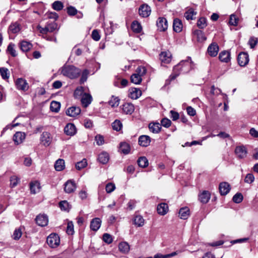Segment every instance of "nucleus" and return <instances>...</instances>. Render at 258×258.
<instances>
[{"label":"nucleus","mask_w":258,"mask_h":258,"mask_svg":"<svg viewBox=\"0 0 258 258\" xmlns=\"http://www.w3.org/2000/svg\"><path fill=\"white\" fill-rule=\"evenodd\" d=\"M61 74L71 79L78 78L81 74V70L72 65H64L61 68Z\"/></svg>","instance_id":"nucleus-1"},{"label":"nucleus","mask_w":258,"mask_h":258,"mask_svg":"<svg viewBox=\"0 0 258 258\" xmlns=\"http://www.w3.org/2000/svg\"><path fill=\"white\" fill-rule=\"evenodd\" d=\"M46 242L51 248H55L60 244V238L56 233H51L47 238Z\"/></svg>","instance_id":"nucleus-2"},{"label":"nucleus","mask_w":258,"mask_h":258,"mask_svg":"<svg viewBox=\"0 0 258 258\" xmlns=\"http://www.w3.org/2000/svg\"><path fill=\"white\" fill-rule=\"evenodd\" d=\"M193 67V64L191 62L190 57L185 60H182L178 63V70L180 69V71L183 73L188 72Z\"/></svg>","instance_id":"nucleus-3"},{"label":"nucleus","mask_w":258,"mask_h":258,"mask_svg":"<svg viewBox=\"0 0 258 258\" xmlns=\"http://www.w3.org/2000/svg\"><path fill=\"white\" fill-rule=\"evenodd\" d=\"M238 64L241 67L245 66L249 61V56L247 53L241 52L237 57Z\"/></svg>","instance_id":"nucleus-4"},{"label":"nucleus","mask_w":258,"mask_h":258,"mask_svg":"<svg viewBox=\"0 0 258 258\" xmlns=\"http://www.w3.org/2000/svg\"><path fill=\"white\" fill-rule=\"evenodd\" d=\"M15 85L18 90L26 91L29 88L27 81L23 78L17 79L15 82Z\"/></svg>","instance_id":"nucleus-5"},{"label":"nucleus","mask_w":258,"mask_h":258,"mask_svg":"<svg viewBox=\"0 0 258 258\" xmlns=\"http://www.w3.org/2000/svg\"><path fill=\"white\" fill-rule=\"evenodd\" d=\"M64 190L68 194L73 192L77 188V186L75 182L71 180H68L64 183Z\"/></svg>","instance_id":"nucleus-6"},{"label":"nucleus","mask_w":258,"mask_h":258,"mask_svg":"<svg viewBox=\"0 0 258 258\" xmlns=\"http://www.w3.org/2000/svg\"><path fill=\"white\" fill-rule=\"evenodd\" d=\"M81 108L79 107L72 106L66 110V114L69 116L76 117L81 113Z\"/></svg>","instance_id":"nucleus-7"},{"label":"nucleus","mask_w":258,"mask_h":258,"mask_svg":"<svg viewBox=\"0 0 258 258\" xmlns=\"http://www.w3.org/2000/svg\"><path fill=\"white\" fill-rule=\"evenodd\" d=\"M156 25L159 31H164L168 27L167 21L164 18H159L156 22Z\"/></svg>","instance_id":"nucleus-8"},{"label":"nucleus","mask_w":258,"mask_h":258,"mask_svg":"<svg viewBox=\"0 0 258 258\" xmlns=\"http://www.w3.org/2000/svg\"><path fill=\"white\" fill-rule=\"evenodd\" d=\"M219 50V48L218 44L215 42H213L208 46L207 52L211 57H215L217 55Z\"/></svg>","instance_id":"nucleus-9"},{"label":"nucleus","mask_w":258,"mask_h":258,"mask_svg":"<svg viewBox=\"0 0 258 258\" xmlns=\"http://www.w3.org/2000/svg\"><path fill=\"white\" fill-rule=\"evenodd\" d=\"M151 8L147 5L143 4L140 6L139 13L141 16L144 18L148 17L151 13Z\"/></svg>","instance_id":"nucleus-10"},{"label":"nucleus","mask_w":258,"mask_h":258,"mask_svg":"<svg viewBox=\"0 0 258 258\" xmlns=\"http://www.w3.org/2000/svg\"><path fill=\"white\" fill-rule=\"evenodd\" d=\"M122 112L125 114H132L135 111L133 104L129 102L124 103L121 106Z\"/></svg>","instance_id":"nucleus-11"},{"label":"nucleus","mask_w":258,"mask_h":258,"mask_svg":"<svg viewBox=\"0 0 258 258\" xmlns=\"http://www.w3.org/2000/svg\"><path fill=\"white\" fill-rule=\"evenodd\" d=\"M40 140L44 146H48L51 143L52 138L48 132H44L41 136Z\"/></svg>","instance_id":"nucleus-12"},{"label":"nucleus","mask_w":258,"mask_h":258,"mask_svg":"<svg viewBox=\"0 0 258 258\" xmlns=\"http://www.w3.org/2000/svg\"><path fill=\"white\" fill-rule=\"evenodd\" d=\"M230 185L227 182H222L219 184V190L222 196L226 195L230 190Z\"/></svg>","instance_id":"nucleus-13"},{"label":"nucleus","mask_w":258,"mask_h":258,"mask_svg":"<svg viewBox=\"0 0 258 258\" xmlns=\"http://www.w3.org/2000/svg\"><path fill=\"white\" fill-rule=\"evenodd\" d=\"M35 221L38 225L44 227L47 225L48 219L46 215H39L35 218Z\"/></svg>","instance_id":"nucleus-14"},{"label":"nucleus","mask_w":258,"mask_h":258,"mask_svg":"<svg viewBox=\"0 0 258 258\" xmlns=\"http://www.w3.org/2000/svg\"><path fill=\"white\" fill-rule=\"evenodd\" d=\"M92 97L90 94L84 93L81 98V103L83 107L86 108L91 104Z\"/></svg>","instance_id":"nucleus-15"},{"label":"nucleus","mask_w":258,"mask_h":258,"mask_svg":"<svg viewBox=\"0 0 258 258\" xmlns=\"http://www.w3.org/2000/svg\"><path fill=\"white\" fill-rule=\"evenodd\" d=\"M171 54L169 51L161 52L159 58L162 63H168L171 60Z\"/></svg>","instance_id":"nucleus-16"},{"label":"nucleus","mask_w":258,"mask_h":258,"mask_svg":"<svg viewBox=\"0 0 258 258\" xmlns=\"http://www.w3.org/2000/svg\"><path fill=\"white\" fill-rule=\"evenodd\" d=\"M190 214V210L187 207L181 208L178 211V217L183 220L187 219Z\"/></svg>","instance_id":"nucleus-17"},{"label":"nucleus","mask_w":258,"mask_h":258,"mask_svg":"<svg viewBox=\"0 0 258 258\" xmlns=\"http://www.w3.org/2000/svg\"><path fill=\"white\" fill-rule=\"evenodd\" d=\"M142 95L141 90L137 88H132L129 90L128 97L132 99H137Z\"/></svg>","instance_id":"nucleus-18"},{"label":"nucleus","mask_w":258,"mask_h":258,"mask_svg":"<svg viewBox=\"0 0 258 258\" xmlns=\"http://www.w3.org/2000/svg\"><path fill=\"white\" fill-rule=\"evenodd\" d=\"M65 134L68 136H72L76 133V128L75 125L71 123H68L64 128Z\"/></svg>","instance_id":"nucleus-19"},{"label":"nucleus","mask_w":258,"mask_h":258,"mask_svg":"<svg viewBox=\"0 0 258 258\" xmlns=\"http://www.w3.org/2000/svg\"><path fill=\"white\" fill-rule=\"evenodd\" d=\"M138 142L140 146L146 147L150 145L151 138L147 135H142L139 138Z\"/></svg>","instance_id":"nucleus-20"},{"label":"nucleus","mask_w":258,"mask_h":258,"mask_svg":"<svg viewBox=\"0 0 258 258\" xmlns=\"http://www.w3.org/2000/svg\"><path fill=\"white\" fill-rule=\"evenodd\" d=\"M157 211L158 214L163 216L167 214L168 211V205L165 203H162L158 205Z\"/></svg>","instance_id":"nucleus-21"},{"label":"nucleus","mask_w":258,"mask_h":258,"mask_svg":"<svg viewBox=\"0 0 258 258\" xmlns=\"http://www.w3.org/2000/svg\"><path fill=\"white\" fill-rule=\"evenodd\" d=\"M193 34L199 42H203L207 39V37L202 30L196 29L194 31Z\"/></svg>","instance_id":"nucleus-22"},{"label":"nucleus","mask_w":258,"mask_h":258,"mask_svg":"<svg viewBox=\"0 0 258 258\" xmlns=\"http://www.w3.org/2000/svg\"><path fill=\"white\" fill-rule=\"evenodd\" d=\"M25 139V134L21 132H18L15 134L13 136V141L17 145H19L23 142Z\"/></svg>","instance_id":"nucleus-23"},{"label":"nucleus","mask_w":258,"mask_h":258,"mask_svg":"<svg viewBox=\"0 0 258 258\" xmlns=\"http://www.w3.org/2000/svg\"><path fill=\"white\" fill-rule=\"evenodd\" d=\"M211 194L209 191L207 190L203 191L199 196V200L203 204L207 203L210 199Z\"/></svg>","instance_id":"nucleus-24"},{"label":"nucleus","mask_w":258,"mask_h":258,"mask_svg":"<svg viewBox=\"0 0 258 258\" xmlns=\"http://www.w3.org/2000/svg\"><path fill=\"white\" fill-rule=\"evenodd\" d=\"M235 153L239 158H243L246 157L247 151L243 146H238L235 148Z\"/></svg>","instance_id":"nucleus-25"},{"label":"nucleus","mask_w":258,"mask_h":258,"mask_svg":"<svg viewBox=\"0 0 258 258\" xmlns=\"http://www.w3.org/2000/svg\"><path fill=\"white\" fill-rule=\"evenodd\" d=\"M101 220L99 218H95L92 219L90 223V228L94 231H97L100 227Z\"/></svg>","instance_id":"nucleus-26"},{"label":"nucleus","mask_w":258,"mask_h":258,"mask_svg":"<svg viewBox=\"0 0 258 258\" xmlns=\"http://www.w3.org/2000/svg\"><path fill=\"white\" fill-rule=\"evenodd\" d=\"M219 58L222 62H228L230 60V53L228 51H222L219 53Z\"/></svg>","instance_id":"nucleus-27"},{"label":"nucleus","mask_w":258,"mask_h":258,"mask_svg":"<svg viewBox=\"0 0 258 258\" xmlns=\"http://www.w3.org/2000/svg\"><path fill=\"white\" fill-rule=\"evenodd\" d=\"M109 159V154L106 152H102L98 155V160L103 164H106L108 162Z\"/></svg>","instance_id":"nucleus-28"},{"label":"nucleus","mask_w":258,"mask_h":258,"mask_svg":"<svg viewBox=\"0 0 258 258\" xmlns=\"http://www.w3.org/2000/svg\"><path fill=\"white\" fill-rule=\"evenodd\" d=\"M149 128L153 133H158L161 128V124L158 122H151L149 124Z\"/></svg>","instance_id":"nucleus-29"},{"label":"nucleus","mask_w":258,"mask_h":258,"mask_svg":"<svg viewBox=\"0 0 258 258\" xmlns=\"http://www.w3.org/2000/svg\"><path fill=\"white\" fill-rule=\"evenodd\" d=\"M131 147L130 145L126 142H121L119 145V151L121 153L126 155L130 153Z\"/></svg>","instance_id":"nucleus-30"},{"label":"nucleus","mask_w":258,"mask_h":258,"mask_svg":"<svg viewBox=\"0 0 258 258\" xmlns=\"http://www.w3.org/2000/svg\"><path fill=\"white\" fill-rule=\"evenodd\" d=\"M30 188L31 192L32 194H36L40 191V183L37 181L31 182L30 183Z\"/></svg>","instance_id":"nucleus-31"},{"label":"nucleus","mask_w":258,"mask_h":258,"mask_svg":"<svg viewBox=\"0 0 258 258\" xmlns=\"http://www.w3.org/2000/svg\"><path fill=\"white\" fill-rule=\"evenodd\" d=\"M145 220L141 215H136L133 219V223L137 227H142L144 225Z\"/></svg>","instance_id":"nucleus-32"},{"label":"nucleus","mask_w":258,"mask_h":258,"mask_svg":"<svg viewBox=\"0 0 258 258\" xmlns=\"http://www.w3.org/2000/svg\"><path fill=\"white\" fill-rule=\"evenodd\" d=\"M20 26L19 23L15 22L12 23L9 27V33L16 34L20 31Z\"/></svg>","instance_id":"nucleus-33"},{"label":"nucleus","mask_w":258,"mask_h":258,"mask_svg":"<svg viewBox=\"0 0 258 258\" xmlns=\"http://www.w3.org/2000/svg\"><path fill=\"white\" fill-rule=\"evenodd\" d=\"M19 46L21 50L23 52H27L29 51L32 46V45L30 42L26 41H22L19 43Z\"/></svg>","instance_id":"nucleus-34"},{"label":"nucleus","mask_w":258,"mask_h":258,"mask_svg":"<svg viewBox=\"0 0 258 258\" xmlns=\"http://www.w3.org/2000/svg\"><path fill=\"white\" fill-rule=\"evenodd\" d=\"M65 163L63 159L57 160L54 164V168L56 171H60L64 169Z\"/></svg>","instance_id":"nucleus-35"},{"label":"nucleus","mask_w":258,"mask_h":258,"mask_svg":"<svg viewBox=\"0 0 258 258\" xmlns=\"http://www.w3.org/2000/svg\"><path fill=\"white\" fill-rule=\"evenodd\" d=\"M118 248L120 252L127 253L130 251V245L126 242H121L118 245Z\"/></svg>","instance_id":"nucleus-36"},{"label":"nucleus","mask_w":258,"mask_h":258,"mask_svg":"<svg viewBox=\"0 0 258 258\" xmlns=\"http://www.w3.org/2000/svg\"><path fill=\"white\" fill-rule=\"evenodd\" d=\"M131 28L134 32L139 33L142 31V27L141 24L137 21H134L131 25Z\"/></svg>","instance_id":"nucleus-37"},{"label":"nucleus","mask_w":258,"mask_h":258,"mask_svg":"<svg viewBox=\"0 0 258 258\" xmlns=\"http://www.w3.org/2000/svg\"><path fill=\"white\" fill-rule=\"evenodd\" d=\"M6 51L8 53L11 54V55L13 57H16L17 55V53L15 49V45L12 42L9 43Z\"/></svg>","instance_id":"nucleus-38"},{"label":"nucleus","mask_w":258,"mask_h":258,"mask_svg":"<svg viewBox=\"0 0 258 258\" xmlns=\"http://www.w3.org/2000/svg\"><path fill=\"white\" fill-rule=\"evenodd\" d=\"M239 21V18L233 14L230 16L228 23L231 26H236L238 25Z\"/></svg>","instance_id":"nucleus-39"},{"label":"nucleus","mask_w":258,"mask_h":258,"mask_svg":"<svg viewBox=\"0 0 258 258\" xmlns=\"http://www.w3.org/2000/svg\"><path fill=\"white\" fill-rule=\"evenodd\" d=\"M60 108V103L59 102L52 101L50 105V109L52 112H58Z\"/></svg>","instance_id":"nucleus-40"},{"label":"nucleus","mask_w":258,"mask_h":258,"mask_svg":"<svg viewBox=\"0 0 258 258\" xmlns=\"http://www.w3.org/2000/svg\"><path fill=\"white\" fill-rule=\"evenodd\" d=\"M51 7L54 10L60 11L63 9L64 6L61 1H56L52 4Z\"/></svg>","instance_id":"nucleus-41"},{"label":"nucleus","mask_w":258,"mask_h":258,"mask_svg":"<svg viewBox=\"0 0 258 258\" xmlns=\"http://www.w3.org/2000/svg\"><path fill=\"white\" fill-rule=\"evenodd\" d=\"M142 80V77L137 74L134 73L131 76V81L135 84H140Z\"/></svg>","instance_id":"nucleus-42"},{"label":"nucleus","mask_w":258,"mask_h":258,"mask_svg":"<svg viewBox=\"0 0 258 258\" xmlns=\"http://www.w3.org/2000/svg\"><path fill=\"white\" fill-rule=\"evenodd\" d=\"M139 166L142 168H145L148 165V160L145 157H140L137 161Z\"/></svg>","instance_id":"nucleus-43"},{"label":"nucleus","mask_w":258,"mask_h":258,"mask_svg":"<svg viewBox=\"0 0 258 258\" xmlns=\"http://www.w3.org/2000/svg\"><path fill=\"white\" fill-rule=\"evenodd\" d=\"M197 26L200 29H204L207 26V19L204 17H201L197 21Z\"/></svg>","instance_id":"nucleus-44"},{"label":"nucleus","mask_w":258,"mask_h":258,"mask_svg":"<svg viewBox=\"0 0 258 258\" xmlns=\"http://www.w3.org/2000/svg\"><path fill=\"white\" fill-rule=\"evenodd\" d=\"M197 12L192 9H189L184 14V17L187 20H193L194 16L196 15Z\"/></svg>","instance_id":"nucleus-45"},{"label":"nucleus","mask_w":258,"mask_h":258,"mask_svg":"<svg viewBox=\"0 0 258 258\" xmlns=\"http://www.w3.org/2000/svg\"><path fill=\"white\" fill-rule=\"evenodd\" d=\"M0 74L2 78L4 80L8 79L10 77L9 70L6 68H0Z\"/></svg>","instance_id":"nucleus-46"},{"label":"nucleus","mask_w":258,"mask_h":258,"mask_svg":"<svg viewBox=\"0 0 258 258\" xmlns=\"http://www.w3.org/2000/svg\"><path fill=\"white\" fill-rule=\"evenodd\" d=\"M46 26L49 32H53L55 30L58 29L57 24L54 22L52 23L48 22L47 23Z\"/></svg>","instance_id":"nucleus-47"},{"label":"nucleus","mask_w":258,"mask_h":258,"mask_svg":"<svg viewBox=\"0 0 258 258\" xmlns=\"http://www.w3.org/2000/svg\"><path fill=\"white\" fill-rule=\"evenodd\" d=\"M59 207L61 210L69 211L71 209L69 203L67 201H62L59 202Z\"/></svg>","instance_id":"nucleus-48"},{"label":"nucleus","mask_w":258,"mask_h":258,"mask_svg":"<svg viewBox=\"0 0 258 258\" xmlns=\"http://www.w3.org/2000/svg\"><path fill=\"white\" fill-rule=\"evenodd\" d=\"M120 99L117 97L112 96L109 101V104L112 107H117L119 105Z\"/></svg>","instance_id":"nucleus-49"},{"label":"nucleus","mask_w":258,"mask_h":258,"mask_svg":"<svg viewBox=\"0 0 258 258\" xmlns=\"http://www.w3.org/2000/svg\"><path fill=\"white\" fill-rule=\"evenodd\" d=\"M112 127L114 130L119 131L122 127V124L120 120L116 119L112 122Z\"/></svg>","instance_id":"nucleus-50"},{"label":"nucleus","mask_w":258,"mask_h":258,"mask_svg":"<svg viewBox=\"0 0 258 258\" xmlns=\"http://www.w3.org/2000/svg\"><path fill=\"white\" fill-rule=\"evenodd\" d=\"M10 186L11 187H14L17 185L18 183L20 182V178L17 176L13 175L10 177Z\"/></svg>","instance_id":"nucleus-51"},{"label":"nucleus","mask_w":258,"mask_h":258,"mask_svg":"<svg viewBox=\"0 0 258 258\" xmlns=\"http://www.w3.org/2000/svg\"><path fill=\"white\" fill-rule=\"evenodd\" d=\"M243 199V197L242 195L240 192H238V193H236L233 197L232 200L234 203L239 204L242 201Z\"/></svg>","instance_id":"nucleus-52"},{"label":"nucleus","mask_w":258,"mask_h":258,"mask_svg":"<svg viewBox=\"0 0 258 258\" xmlns=\"http://www.w3.org/2000/svg\"><path fill=\"white\" fill-rule=\"evenodd\" d=\"M66 232L69 235H73L74 233V224L73 222L69 221L68 222Z\"/></svg>","instance_id":"nucleus-53"},{"label":"nucleus","mask_w":258,"mask_h":258,"mask_svg":"<svg viewBox=\"0 0 258 258\" xmlns=\"http://www.w3.org/2000/svg\"><path fill=\"white\" fill-rule=\"evenodd\" d=\"M147 70L144 66H139L136 70V74L140 75L141 77L145 75L146 73Z\"/></svg>","instance_id":"nucleus-54"},{"label":"nucleus","mask_w":258,"mask_h":258,"mask_svg":"<svg viewBox=\"0 0 258 258\" xmlns=\"http://www.w3.org/2000/svg\"><path fill=\"white\" fill-rule=\"evenodd\" d=\"M87 165V162L86 159H83L82 161L76 164V168L78 170H81L85 168Z\"/></svg>","instance_id":"nucleus-55"},{"label":"nucleus","mask_w":258,"mask_h":258,"mask_svg":"<svg viewBox=\"0 0 258 258\" xmlns=\"http://www.w3.org/2000/svg\"><path fill=\"white\" fill-rule=\"evenodd\" d=\"M176 254L177 253L176 251L167 254H157L154 255V258H170L176 255Z\"/></svg>","instance_id":"nucleus-56"},{"label":"nucleus","mask_w":258,"mask_h":258,"mask_svg":"<svg viewBox=\"0 0 258 258\" xmlns=\"http://www.w3.org/2000/svg\"><path fill=\"white\" fill-rule=\"evenodd\" d=\"M45 16L51 19H53L54 21L56 20L58 18V14L54 12H48L45 14Z\"/></svg>","instance_id":"nucleus-57"},{"label":"nucleus","mask_w":258,"mask_h":258,"mask_svg":"<svg viewBox=\"0 0 258 258\" xmlns=\"http://www.w3.org/2000/svg\"><path fill=\"white\" fill-rule=\"evenodd\" d=\"M88 74H89V71L88 70L85 69L83 71V72H82V74L80 80V82L81 84H83L87 81Z\"/></svg>","instance_id":"nucleus-58"},{"label":"nucleus","mask_w":258,"mask_h":258,"mask_svg":"<svg viewBox=\"0 0 258 258\" xmlns=\"http://www.w3.org/2000/svg\"><path fill=\"white\" fill-rule=\"evenodd\" d=\"M67 13L69 16H74L77 14L78 10L73 6H69L67 8Z\"/></svg>","instance_id":"nucleus-59"},{"label":"nucleus","mask_w":258,"mask_h":258,"mask_svg":"<svg viewBox=\"0 0 258 258\" xmlns=\"http://www.w3.org/2000/svg\"><path fill=\"white\" fill-rule=\"evenodd\" d=\"M84 88L83 87H78L74 92V95L76 98H78L80 96H82V95L84 94Z\"/></svg>","instance_id":"nucleus-60"},{"label":"nucleus","mask_w":258,"mask_h":258,"mask_svg":"<svg viewBox=\"0 0 258 258\" xmlns=\"http://www.w3.org/2000/svg\"><path fill=\"white\" fill-rule=\"evenodd\" d=\"M103 240L105 243L107 244H110L113 241L112 236L111 235L108 233H104L103 235Z\"/></svg>","instance_id":"nucleus-61"},{"label":"nucleus","mask_w":258,"mask_h":258,"mask_svg":"<svg viewBox=\"0 0 258 258\" xmlns=\"http://www.w3.org/2000/svg\"><path fill=\"white\" fill-rule=\"evenodd\" d=\"M22 234L21 230L19 228L16 229L13 235V238L15 240H18L20 238Z\"/></svg>","instance_id":"nucleus-62"},{"label":"nucleus","mask_w":258,"mask_h":258,"mask_svg":"<svg viewBox=\"0 0 258 258\" xmlns=\"http://www.w3.org/2000/svg\"><path fill=\"white\" fill-rule=\"evenodd\" d=\"M115 184L111 182L108 183L105 187V189L107 193L112 192L115 189Z\"/></svg>","instance_id":"nucleus-63"},{"label":"nucleus","mask_w":258,"mask_h":258,"mask_svg":"<svg viewBox=\"0 0 258 258\" xmlns=\"http://www.w3.org/2000/svg\"><path fill=\"white\" fill-rule=\"evenodd\" d=\"M257 43V39L256 38L251 37L248 41V44L250 45L251 48H254Z\"/></svg>","instance_id":"nucleus-64"}]
</instances>
